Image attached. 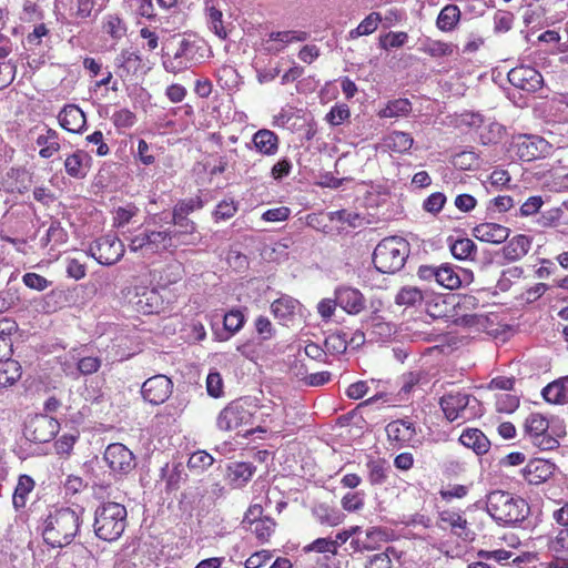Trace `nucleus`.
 <instances>
[{"instance_id": "f8f14e48", "label": "nucleus", "mask_w": 568, "mask_h": 568, "mask_svg": "<svg viewBox=\"0 0 568 568\" xmlns=\"http://www.w3.org/2000/svg\"><path fill=\"white\" fill-rule=\"evenodd\" d=\"M172 388L173 384L169 377L155 375L143 383L141 394L150 404L160 405L170 397Z\"/></svg>"}, {"instance_id": "6ab92c4d", "label": "nucleus", "mask_w": 568, "mask_h": 568, "mask_svg": "<svg viewBox=\"0 0 568 568\" xmlns=\"http://www.w3.org/2000/svg\"><path fill=\"white\" fill-rule=\"evenodd\" d=\"M510 234V230L501 224L497 223H481L474 227L473 235L486 243L500 244L505 242Z\"/></svg>"}, {"instance_id": "680f3d73", "label": "nucleus", "mask_w": 568, "mask_h": 568, "mask_svg": "<svg viewBox=\"0 0 568 568\" xmlns=\"http://www.w3.org/2000/svg\"><path fill=\"white\" fill-rule=\"evenodd\" d=\"M408 34L406 32H389L381 38V47L384 49L399 48L406 43Z\"/></svg>"}, {"instance_id": "f03ea898", "label": "nucleus", "mask_w": 568, "mask_h": 568, "mask_svg": "<svg viewBox=\"0 0 568 568\" xmlns=\"http://www.w3.org/2000/svg\"><path fill=\"white\" fill-rule=\"evenodd\" d=\"M486 508L495 520L505 524L520 523L529 514V506L524 498L503 490L491 491L487 496Z\"/></svg>"}, {"instance_id": "58836bf2", "label": "nucleus", "mask_w": 568, "mask_h": 568, "mask_svg": "<svg viewBox=\"0 0 568 568\" xmlns=\"http://www.w3.org/2000/svg\"><path fill=\"white\" fill-rule=\"evenodd\" d=\"M21 376L18 362L0 359V387L13 385Z\"/></svg>"}, {"instance_id": "4468645a", "label": "nucleus", "mask_w": 568, "mask_h": 568, "mask_svg": "<svg viewBox=\"0 0 568 568\" xmlns=\"http://www.w3.org/2000/svg\"><path fill=\"white\" fill-rule=\"evenodd\" d=\"M508 81L518 89L536 92L541 88L544 80L536 69L528 65H519L508 72Z\"/></svg>"}, {"instance_id": "ea45409f", "label": "nucleus", "mask_w": 568, "mask_h": 568, "mask_svg": "<svg viewBox=\"0 0 568 568\" xmlns=\"http://www.w3.org/2000/svg\"><path fill=\"white\" fill-rule=\"evenodd\" d=\"M549 423L545 416L539 413L530 414L525 420V432L530 440L548 432Z\"/></svg>"}, {"instance_id": "423d86ee", "label": "nucleus", "mask_w": 568, "mask_h": 568, "mask_svg": "<svg viewBox=\"0 0 568 568\" xmlns=\"http://www.w3.org/2000/svg\"><path fill=\"white\" fill-rule=\"evenodd\" d=\"M174 41L176 42V49L173 57L163 61V67L168 72L176 74L186 70L203 57L202 54L197 57L199 50L203 48V41L192 34L174 37Z\"/></svg>"}, {"instance_id": "3c124183", "label": "nucleus", "mask_w": 568, "mask_h": 568, "mask_svg": "<svg viewBox=\"0 0 568 568\" xmlns=\"http://www.w3.org/2000/svg\"><path fill=\"white\" fill-rule=\"evenodd\" d=\"M453 164L460 170H473L479 166V158L473 150L463 151L454 156Z\"/></svg>"}, {"instance_id": "4c0bfd02", "label": "nucleus", "mask_w": 568, "mask_h": 568, "mask_svg": "<svg viewBox=\"0 0 568 568\" xmlns=\"http://www.w3.org/2000/svg\"><path fill=\"white\" fill-rule=\"evenodd\" d=\"M33 487L34 481L30 476L21 475L19 477L18 484L12 496V503L17 509L23 508L26 506L28 495L32 491Z\"/></svg>"}, {"instance_id": "de8ad7c7", "label": "nucleus", "mask_w": 568, "mask_h": 568, "mask_svg": "<svg viewBox=\"0 0 568 568\" xmlns=\"http://www.w3.org/2000/svg\"><path fill=\"white\" fill-rule=\"evenodd\" d=\"M504 128L497 122H489L479 129V140L484 145L496 143L503 134Z\"/></svg>"}, {"instance_id": "39448f33", "label": "nucleus", "mask_w": 568, "mask_h": 568, "mask_svg": "<svg viewBox=\"0 0 568 568\" xmlns=\"http://www.w3.org/2000/svg\"><path fill=\"white\" fill-rule=\"evenodd\" d=\"M440 408L450 423H465L481 415L479 400L462 392H449L439 399Z\"/></svg>"}, {"instance_id": "7ed1b4c3", "label": "nucleus", "mask_w": 568, "mask_h": 568, "mask_svg": "<svg viewBox=\"0 0 568 568\" xmlns=\"http://www.w3.org/2000/svg\"><path fill=\"white\" fill-rule=\"evenodd\" d=\"M126 508L115 501L101 504L94 513V534L102 540H118L126 527Z\"/></svg>"}, {"instance_id": "f257e3e1", "label": "nucleus", "mask_w": 568, "mask_h": 568, "mask_svg": "<svg viewBox=\"0 0 568 568\" xmlns=\"http://www.w3.org/2000/svg\"><path fill=\"white\" fill-rule=\"evenodd\" d=\"M81 519L77 510L62 507L51 511L44 520L42 536L52 547L70 545L78 535Z\"/></svg>"}, {"instance_id": "79ce46f5", "label": "nucleus", "mask_w": 568, "mask_h": 568, "mask_svg": "<svg viewBox=\"0 0 568 568\" xmlns=\"http://www.w3.org/2000/svg\"><path fill=\"white\" fill-rule=\"evenodd\" d=\"M382 22V16L379 12H371L357 28L349 31V39H356L363 36L372 34Z\"/></svg>"}, {"instance_id": "864d4df0", "label": "nucleus", "mask_w": 568, "mask_h": 568, "mask_svg": "<svg viewBox=\"0 0 568 568\" xmlns=\"http://www.w3.org/2000/svg\"><path fill=\"white\" fill-rule=\"evenodd\" d=\"M206 390L211 397L220 398L224 394V383L221 374L216 371L210 372L206 377Z\"/></svg>"}, {"instance_id": "b1692460", "label": "nucleus", "mask_w": 568, "mask_h": 568, "mask_svg": "<svg viewBox=\"0 0 568 568\" xmlns=\"http://www.w3.org/2000/svg\"><path fill=\"white\" fill-rule=\"evenodd\" d=\"M36 143L40 148L39 155L43 159L53 156L61 149L59 133L48 126L38 135Z\"/></svg>"}, {"instance_id": "7c9ffc66", "label": "nucleus", "mask_w": 568, "mask_h": 568, "mask_svg": "<svg viewBox=\"0 0 568 568\" xmlns=\"http://www.w3.org/2000/svg\"><path fill=\"white\" fill-rule=\"evenodd\" d=\"M253 143L255 148L264 155H273L278 149L277 135L267 129L258 130L253 135Z\"/></svg>"}, {"instance_id": "e2e57ef3", "label": "nucleus", "mask_w": 568, "mask_h": 568, "mask_svg": "<svg viewBox=\"0 0 568 568\" xmlns=\"http://www.w3.org/2000/svg\"><path fill=\"white\" fill-rule=\"evenodd\" d=\"M519 406V398L511 394H503L496 400L498 412L513 413Z\"/></svg>"}, {"instance_id": "8fccbe9b", "label": "nucleus", "mask_w": 568, "mask_h": 568, "mask_svg": "<svg viewBox=\"0 0 568 568\" xmlns=\"http://www.w3.org/2000/svg\"><path fill=\"white\" fill-rule=\"evenodd\" d=\"M202 206L203 202L200 197L185 199L175 204L172 211V216L187 217L190 213L202 209Z\"/></svg>"}, {"instance_id": "a19ab883", "label": "nucleus", "mask_w": 568, "mask_h": 568, "mask_svg": "<svg viewBox=\"0 0 568 568\" xmlns=\"http://www.w3.org/2000/svg\"><path fill=\"white\" fill-rule=\"evenodd\" d=\"M412 111V103L407 99H396L389 101L384 109L378 112L381 118L406 116Z\"/></svg>"}, {"instance_id": "603ef678", "label": "nucleus", "mask_w": 568, "mask_h": 568, "mask_svg": "<svg viewBox=\"0 0 568 568\" xmlns=\"http://www.w3.org/2000/svg\"><path fill=\"white\" fill-rule=\"evenodd\" d=\"M62 295L61 291H51L37 301V310L47 314L55 312L59 308L58 300Z\"/></svg>"}, {"instance_id": "052dcab7", "label": "nucleus", "mask_w": 568, "mask_h": 568, "mask_svg": "<svg viewBox=\"0 0 568 568\" xmlns=\"http://www.w3.org/2000/svg\"><path fill=\"white\" fill-rule=\"evenodd\" d=\"M101 367V359L95 356H85L78 361L77 368L82 375H91Z\"/></svg>"}, {"instance_id": "a18cd8bd", "label": "nucleus", "mask_w": 568, "mask_h": 568, "mask_svg": "<svg viewBox=\"0 0 568 568\" xmlns=\"http://www.w3.org/2000/svg\"><path fill=\"white\" fill-rule=\"evenodd\" d=\"M171 236V250L178 248L179 246H190V245H197L201 236L197 233V231H193L189 234V232L182 231V230H173L170 231Z\"/></svg>"}, {"instance_id": "ddd939ff", "label": "nucleus", "mask_w": 568, "mask_h": 568, "mask_svg": "<svg viewBox=\"0 0 568 568\" xmlns=\"http://www.w3.org/2000/svg\"><path fill=\"white\" fill-rule=\"evenodd\" d=\"M250 419V412L239 402H233L220 412L216 425L221 430L230 432L247 425Z\"/></svg>"}, {"instance_id": "c756f323", "label": "nucleus", "mask_w": 568, "mask_h": 568, "mask_svg": "<svg viewBox=\"0 0 568 568\" xmlns=\"http://www.w3.org/2000/svg\"><path fill=\"white\" fill-rule=\"evenodd\" d=\"M440 527H449L452 532L458 537H467V520L458 513L444 510L439 513Z\"/></svg>"}, {"instance_id": "5fc2aeb1", "label": "nucleus", "mask_w": 568, "mask_h": 568, "mask_svg": "<svg viewBox=\"0 0 568 568\" xmlns=\"http://www.w3.org/2000/svg\"><path fill=\"white\" fill-rule=\"evenodd\" d=\"M103 29L108 34H110L115 40L121 39L126 33L125 24L120 18L115 16L108 17L106 21L104 22Z\"/></svg>"}, {"instance_id": "0e129e2a", "label": "nucleus", "mask_w": 568, "mask_h": 568, "mask_svg": "<svg viewBox=\"0 0 568 568\" xmlns=\"http://www.w3.org/2000/svg\"><path fill=\"white\" fill-rule=\"evenodd\" d=\"M244 324V315L240 311H231L224 316V327L230 333L239 332Z\"/></svg>"}, {"instance_id": "6e6552de", "label": "nucleus", "mask_w": 568, "mask_h": 568, "mask_svg": "<svg viewBox=\"0 0 568 568\" xmlns=\"http://www.w3.org/2000/svg\"><path fill=\"white\" fill-rule=\"evenodd\" d=\"M551 144L539 135L519 134L513 139L510 150L523 161H532L547 156Z\"/></svg>"}, {"instance_id": "c85d7f7f", "label": "nucleus", "mask_w": 568, "mask_h": 568, "mask_svg": "<svg viewBox=\"0 0 568 568\" xmlns=\"http://www.w3.org/2000/svg\"><path fill=\"white\" fill-rule=\"evenodd\" d=\"M542 397L551 404L568 403V376L548 384L542 389Z\"/></svg>"}, {"instance_id": "69168bd1", "label": "nucleus", "mask_w": 568, "mask_h": 568, "mask_svg": "<svg viewBox=\"0 0 568 568\" xmlns=\"http://www.w3.org/2000/svg\"><path fill=\"white\" fill-rule=\"evenodd\" d=\"M549 549L556 554L568 551V527H561L549 542Z\"/></svg>"}, {"instance_id": "37998d69", "label": "nucleus", "mask_w": 568, "mask_h": 568, "mask_svg": "<svg viewBox=\"0 0 568 568\" xmlns=\"http://www.w3.org/2000/svg\"><path fill=\"white\" fill-rule=\"evenodd\" d=\"M449 247L453 256L457 260H473L477 248L470 239H458Z\"/></svg>"}, {"instance_id": "bb28decb", "label": "nucleus", "mask_w": 568, "mask_h": 568, "mask_svg": "<svg viewBox=\"0 0 568 568\" xmlns=\"http://www.w3.org/2000/svg\"><path fill=\"white\" fill-rule=\"evenodd\" d=\"M254 473L255 467L251 463L236 462L227 466L226 476L230 483L239 488L244 486Z\"/></svg>"}, {"instance_id": "2eb2a0df", "label": "nucleus", "mask_w": 568, "mask_h": 568, "mask_svg": "<svg viewBox=\"0 0 568 568\" xmlns=\"http://www.w3.org/2000/svg\"><path fill=\"white\" fill-rule=\"evenodd\" d=\"M308 33L300 30H287L271 32L263 40V45L268 53L277 54L283 51L290 43L303 42L307 40Z\"/></svg>"}, {"instance_id": "e433bc0d", "label": "nucleus", "mask_w": 568, "mask_h": 568, "mask_svg": "<svg viewBox=\"0 0 568 568\" xmlns=\"http://www.w3.org/2000/svg\"><path fill=\"white\" fill-rule=\"evenodd\" d=\"M424 293L416 286H404L395 296V303L399 306L414 307L424 301Z\"/></svg>"}, {"instance_id": "a878e982", "label": "nucleus", "mask_w": 568, "mask_h": 568, "mask_svg": "<svg viewBox=\"0 0 568 568\" xmlns=\"http://www.w3.org/2000/svg\"><path fill=\"white\" fill-rule=\"evenodd\" d=\"M460 271L464 275V278L460 276L458 272L454 270L453 266L448 264L442 265L438 267V273L435 282L445 288L456 290L460 287V285L466 278L471 277V274L468 273L466 270Z\"/></svg>"}, {"instance_id": "dca6fc26", "label": "nucleus", "mask_w": 568, "mask_h": 568, "mask_svg": "<svg viewBox=\"0 0 568 568\" xmlns=\"http://www.w3.org/2000/svg\"><path fill=\"white\" fill-rule=\"evenodd\" d=\"M337 304L348 314H359L366 306V300L359 290L341 286L335 290Z\"/></svg>"}, {"instance_id": "4d7b16f0", "label": "nucleus", "mask_w": 568, "mask_h": 568, "mask_svg": "<svg viewBox=\"0 0 568 568\" xmlns=\"http://www.w3.org/2000/svg\"><path fill=\"white\" fill-rule=\"evenodd\" d=\"M22 282L27 287L38 292L47 290L52 284L51 281L37 273H26L22 276Z\"/></svg>"}, {"instance_id": "a211bd4d", "label": "nucleus", "mask_w": 568, "mask_h": 568, "mask_svg": "<svg viewBox=\"0 0 568 568\" xmlns=\"http://www.w3.org/2000/svg\"><path fill=\"white\" fill-rule=\"evenodd\" d=\"M61 128L71 133H81L87 124L84 112L75 104L64 105L58 114Z\"/></svg>"}, {"instance_id": "09e8293b", "label": "nucleus", "mask_w": 568, "mask_h": 568, "mask_svg": "<svg viewBox=\"0 0 568 568\" xmlns=\"http://www.w3.org/2000/svg\"><path fill=\"white\" fill-rule=\"evenodd\" d=\"M207 23L210 29L220 38L225 39L227 37L226 30L222 21V12L215 7H206Z\"/></svg>"}, {"instance_id": "13d9d810", "label": "nucleus", "mask_w": 568, "mask_h": 568, "mask_svg": "<svg viewBox=\"0 0 568 568\" xmlns=\"http://www.w3.org/2000/svg\"><path fill=\"white\" fill-rule=\"evenodd\" d=\"M514 14L509 11H497L494 14V30L499 33L507 32L511 29Z\"/></svg>"}, {"instance_id": "c03bdc74", "label": "nucleus", "mask_w": 568, "mask_h": 568, "mask_svg": "<svg viewBox=\"0 0 568 568\" xmlns=\"http://www.w3.org/2000/svg\"><path fill=\"white\" fill-rule=\"evenodd\" d=\"M419 50L430 57L440 58L453 54L454 47L446 42L427 39L422 43Z\"/></svg>"}, {"instance_id": "5701e85b", "label": "nucleus", "mask_w": 568, "mask_h": 568, "mask_svg": "<svg viewBox=\"0 0 568 568\" xmlns=\"http://www.w3.org/2000/svg\"><path fill=\"white\" fill-rule=\"evenodd\" d=\"M91 156L82 151L78 150L69 155L64 161V169L68 175L74 179H83L90 165Z\"/></svg>"}, {"instance_id": "c9c22d12", "label": "nucleus", "mask_w": 568, "mask_h": 568, "mask_svg": "<svg viewBox=\"0 0 568 568\" xmlns=\"http://www.w3.org/2000/svg\"><path fill=\"white\" fill-rule=\"evenodd\" d=\"M460 19V10L455 4H447L438 14L436 24L442 31H452Z\"/></svg>"}, {"instance_id": "72a5a7b5", "label": "nucleus", "mask_w": 568, "mask_h": 568, "mask_svg": "<svg viewBox=\"0 0 568 568\" xmlns=\"http://www.w3.org/2000/svg\"><path fill=\"white\" fill-rule=\"evenodd\" d=\"M313 514L321 525L329 527H335L342 524L345 519V515L341 510L325 504L316 506Z\"/></svg>"}, {"instance_id": "f704fd0d", "label": "nucleus", "mask_w": 568, "mask_h": 568, "mask_svg": "<svg viewBox=\"0 0 568 568\" xmlns=\"http://www.w3.org/2000/svg\"><path fill=\"white\" fill-rule=\"evenodd\" d=\"M246 525V529L254 534L261 542L268 541L276 526L275 521L268 517L252 519V521Z\"/></svg>"}, {"instance_id": "4be33fe9", "label": "nucleus", "mask_w": 568, "mask_h": 568, "mask_svg": "<svg viewBox=\"0 0 568 568\" xmlns=\"http://www.w3.org/2000/svg\"><path fill=\"white\" fill-rule=\"evenodd\" d=\"M554 468V464L545 459H535L526 465L524 475L529 484L537 485L546 481L552 475Z\"/></svg>"}, {"instance_id": "393cba45", "label": "nucleus", "mask_w": 568, "mask_h": 568, "mask_svg": "<svg viewBox=\"0 0 568 568\" xmlns=\"http://www.w3.org/2000/svg\"><path fill=\"white\" fill-rule=\"evenodd\" d=\"M531 240L528 236L516 235L503 247V256L509 262L518 261L529 252Z\"/></svg>"}, {"instance_id": "2f4dec72", "label": "nucleus", "mask_w": 568, "mask_h": 568, "mask_svg": "<svg viewBox=\"0 0 568 568\" xmlns=\"http://www.w3.org/2000/svg\"><path fill=\"white\" fill-rule=\"evenodd\" d=\"M134 305L139 312L151 314L158 312L160 306V296L154 288L143 287L135 295Z\"/></svg>"}, {"instance_id": "cd10ccee", "label": "nucleus", "mask_w": 568, "mask_h": 568, "mask_svg": "<svg viewBox=\"0 0 568 568\" xmlns=\"http://www.w3.org/2000/svg\"><path fill=\"white\" fill-rule=\"evenodd\" d=\"M459 442L464 446L471 448L477 455L487 453L490 446L488 438L477 428L464 430L459 437Z\"/></svg>"}, {"instance_id": "9d476101", "label": "nucleus", "mask_w": 568, "mask_h": 568, "mask_svg": "<svg viewBox=\"0 0 568 568\" xmlns=\"http://www.w3.org/2000/svg\"><path fill=\"white\" fill-rule=\"evenodd\" d=\"M60 424L53 417L39 414L26 424L24 436L34 443H48L58 434Z\"/></svg>"}, {"instance_id": "aec40b11", "label": "nucleus", "mask_w": 568, "mask_h": 568, "mask_svg": "<svg viewBox=\"0 0 568 568\" xmlns=\"http://www.w3.org/2000/svg\"><path fill=\"white\" fill-rule=\"evenodd\" d=\"M300 307V302L287 295L275 300L271 305V310L275 318L286 326L295 320Z\"/></svg>"}, {"instance_id": "9b49d317", "label": "nucleus", "mask_w": 568, "mask_h": 568, "mask_svg": "<svg viewBox=\"0 0 568 568\" xmlns=\"http://www.w3.org/2000/svg\"><path fill=\"white\" fill-rule=\"evenodd\" d=\"M103 458L114 474H129L136 465L133 453L121 443L110 444Z\"/></svg>"}, {"instance_id": "20e7f679", "label": "nucleus", "mask_w": 568, "mask_h": 568, "mask_svg": "<svg viewBox=\"0 0 568 568\" xmlns=\"http://www.w3.org/2000/svg\"><path fill=\"white\" fill-rule=\"evenodd\" d=\"M409 251V244L403 237H386L375 247L373 263L381 273L393 274L404 267Z\"/></svg>"}, {"instance_id": "1a4fd4ad", "label": "nucleus", "mask_w": 568, "mask_h": 568, "mask_svg": "<svg viewBox=\"0 0 568 568\" xmlns=\"http://www.w3.org/2000/svg\"><path fill=\"white\" fill-rule=\"evenodd\" d=\"M90 252L100 264L112 265L123 256L124 245L116 235L106 234L91 244Z\"/></svg>"}, {"instance_id": "0eeeda50", "label": "nucleus", "mask_w": 568, "mask_h": 568, "mask_svg": "<svg viewBox=\"0 0 568 568\" xmlns=\"http://www.w3.org/2000/svg\"><path fill=\"white\" fill-rule=\"evenodd\" d=\"M129 250L148 258L162 254L171 250L170 230L145 229L130 239Z\"/></svg>"}, {"instance_id": "412c9836", "label": "nucleus", "mask_w": 568, "mask_h": 568, "mask_svg": "<svg viewBox=\"0 0 568 568\" xmlns=\"http://www.w3.org/2000/svg\"><path fill=\"white\" fill-rule=\"evenodd\" d=\"M116 73L121 78L138 73L142 69V58L136 51L122 50L115 58Z\"/></svg>"}, {"instance_id": "f3484780", "label": "nucleus", "mask_w": 568, "mask_h": 568, "mask_svg": "<svg viewBox=\"0 0 568 568\" xmlns=\"http://www.w3.org/2000/svg\"><path fill=\"white\" fill-rule=\"evenodd\" d=\"M386 434L388 439L394 443V447L402 448L409 445L415 436V425L406 419H396L387 424Z\"/></svg>"}, {"instance_id": "473e14b6", "label": "nucleus", "mask_w": 568, "mask_h": 568, "mask_svg": "<svg viewBox=\"0 0 568 568\" xmlns=\"http://www.w3.org/2000/svg\"><path fill=\"white\" fill-rule=\"evenodd\" d=\"M413 143L414 139L412 135L403 131H393L384 138V145L395 153L409 151Z\"/></svg>"}, {"instance_id": "338daca9", "label": "nucleus", "mask_w": 568, "mask_h": 568, "mask_svg": "<svg viewBox=\"0 0 568 568\" xmlns=\"http://www.w3.org/2000/svg\"><path fill=\"white\" fill-rule=\"evenodd\" d=\"M138 209L133 205H128L125 207H119L114 212V225L118 227H122L126 225L131 219L136 214Z\"/></svg>"}, {"instance_id": "774afa93", "label": "nucleus", "mask_w": 568, "mask_h": 568, "mask_svg": "<svg viewBox=\"0 0 568 568\" xmlns=\"http://www.w3.org/2000/svg\"><path fill=\"white\" fill-rule=\"evenodd\" d=\"M388 550L389 548L384 552H378L369 557L366 568H392V560L388 556Z\"/></svg>"}, {"instance_id": "49530a36", "label": "nucleus", "mask_w": 568, "mask_h": 568, "mask_svg": "<svg viewBox=\"0 0 568 568\" xmlns=\"http://www.w3.org/2000/svg\"><path fill=\"white\" fill-rule=\"evenodd\" d=\"M213 463L214 458L209 453L205 450H196L190 456L187 467L190 470L201 474L211 467Z\"/></svg>"}, {"instance_id": "6e6d98bb", "label": "nucleus", "mask_w": 568, "mask_h": 568, "mask_svg": "<svg viewBox=\"0 0 568 568\" xmlns=\"http://www.w3.org/2000/svg\"><path fill=\"white\" fill-rule=\"evenodd\" d=\"M341 505L344 510L349 513L361 510L364 507V493H347L343 496Z\"/></svg>"}, {"instance_id": "bf43d9fd", "label": "nucleus", "mask_w": 568, "mask_h": 568, "mask_svg": "<svg viewBox=\"0 0 568 568\" xmlns=\"http://www.w3.org/2000/svg\"><path fill=\"white\" fill-rule=\"evenodd\" d=\"M68 239V234L64 229L61 226L60 222L54 221L51 223L50 227L47 231L45 243L62 244L65 243Z\"/></svg>"}]
</instances>
